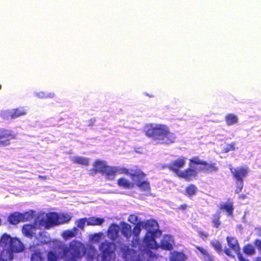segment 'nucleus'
I'll list each match as a JSON object with an SVG mask.
<instances>
[{"label":"nucleus","mask_w":261,"mask_h":261,"mask_svg":"<svg viewBox=\"0 0 261 261\" xmlns=\"http://www.w3.org/2000/svg\"><path fill=\"white\" fill-rule=\"evenodd\" d=\"M144 132L147 137L158 140L161 144H169L176 139L175 134L165 124H147L144 127Z\"/></svg>","instance_id":"f257e3e1"},{"label":"nucleus","mask_w":261,"mask_h":261,"mask_svg":"<svg viewBox=\"0 0 261 261\" xmlns=\"http://www.w3.org/2000/svg\"><path fill=\"white\" fill-rule=\"evenodd\" d=\"M24 246L21 242L16 238H11L5 233L0 241V259L10 261L13 259V252H20L23 250Z\"/></svg>","instance_id":"f03ea898"},{"label":"nucleus","mask_w":261,"mask_h":261,"mask_svg":"<svg viewBox=\"0 0 261 261\" xmlns=\"http://www.w3.org/2000/svg\"><path fill=\"white\" fill-rule=\"evenodd\" d=\"M62 249V257L65 261H77L86 253L84 245L76 240L70 242L68 247L65 245L60 246Z\"/></svg>","instance_id":"7ed1b4c3"},{"label":"nucleus","mask_w":261,"mask_h":261,"mask_svg":"<svg viewBox=\"0 0 261 261\" xmlns=\"http://www.w3.org/2000/svg\"><path fill=\"white\" fill-rule=\"evenodd\" d=\"M119 229L121 234L127 241H129L132 236H133L130 244L133 247H139L141 248L139 235L141 229L139 224L136 225L132 229L131 225L128 223L123 222L121 223Z\"/></svg>","instance_id":"20e7f679"},{"label":"nucleus","mask_w":261,"mask_h":261,"mask_svg":"<svg viewBox=\"0 0 261 261\" xmlns=\"http://www.w3.org/2000/svg\"><path fill=\"white\" fill-rule=\"evenodd\" d=\"M157 224V222L155 220H148L143 225V228L147 230L143 239V243L145 249H157L159 247V245L155 240L156 231L154 228V227Z\"/></svg>","instance_id":"39448f33"},{"label":"nucleus","mask_w":261,"mask_h":261,"mask_svg":"<svg viewBox=\"0 0 261 261\" xmlns=\"http://www.w3.org/2000/svg\"><path fill=\"white\" fill-rule=\"evenodd\" d=\"M130 171L132 173L129 174V177L134 181V185L135 184L142 191H149L150 189V183L144 180L146 174L139 168L131 169Z\"/></svg>","instance_id":"423d86ee"},{"label":"nucleus","mask_w":261,"mask_h":261,"mask_svg":"<svg viewBox=\"0 0 261 261\" xmlns=\"http://www.w3.org/2000/svg\"><path fill=\"white\" fill-rule=\"evenodd\" d=\"M99 249L101 252V258L99 259L98 257L97 261H114L115 258L114 243L105 241L100 243Z\"/></svg>","instance_id":"0eeeda50"},{"label":"nucleus","mask_w":261,"mask_h":261,"mask_svg":"<svg viewBox=\"0 0 261 261\" xmlns=\"http://www.w3.org/2000/svg\"><path fill=\"white\" fill-rule=\"evenodd\" d=\"M34 216V212L32 210L23 213L15 212L9 214L8 221L12 225H17L21 221L25 222L31 220Z\"/></svg>","instance_id":"6e6552de"},{"label":"nucleus","mask_w":261,"mask_h":261,"mask_svg":"<svg viewBox=\"0 0 261 261\" xmlns=\"http://www.w3.org/2000/svg\"><path fill=\"white\" fill-rule=\"evenodd\" d=\"M190 164H193L196 165H202V168L198 169L199 171H202L204 173H212L215 172L218 170L217 165L215 163L208 164L206 161L201 160L198 156H194L189 160ZM191 166V164H190Z\"/></svg>","instance_id":"1a4fd4ad"},{"label":"nucleus","mask_w":261,"mask_h":261,"mask_svg":"<svg viewBox=\"0 0 261 261\" xmlns=\"http://www.w3.org/2000/svg\"><path fill=\"white\" fill-rule=\"evenodd\" d=\"M93 168L92 171L93 174L100 173L104 175L108 179L111 180L112 166H108L104 161L98 160H96L93 163Z\"/></svg>","instance_id":"9d476101"},{"label":"nucleus","mask_w":261,"mask_h":261,"mask_svg":"<svg viewBox=\"0 0 261 261\" xmlns=\"http://www.w3.org/2000/svg\"><path fill=\"white\" fill-rule=\"evenodd\" d=\"M16 136V133L11 129L0 128V147L9 146L11 140L15 139Z\"/></svg>","instance_id":"9b49d317"},{"label":"nucleus","mask_w":261,"mask_h":261,"mask_svg":"<svg viewBox=\"0 0 261 261\" xmlns=\"http://www.w3.org/2000/svg\"><path fill=\"white\" fill-rule=\"evenodd\" d=\"M39 225L46 229L59 225V215L56 213H49L46 215L45 218L39 220Z\"/></svg>","instance_id":"f8f14e48"},{"label":"nucleus","mask_w":261,"mask_h":261,"mask_svg":"<svg viewBox=\"0 0 261 261\" xmlns=\"http://www.w3.org/2000/svg\"><path fill=\"white\" fill-rule=\"evenodd\" d=\"M120 250L125 261H140L137 252L135 250L129 248L127 245L121 243Z\"/></svg>","instance_id":"ddd939ff"},{"label":"nucleus","mask_w":261,"mask_h":261,"mask_svg":"<svg viewBox=\"0 0 261 261\" xmlns=\"http://www.w3.org/2000/svg\"><path fill=\"white\" fill-rule=\"evenodd\" d=\"M186 158L185 157H181L176 159L174 160L171 161L168 164L166 165V167L170 171L175 173L177 176L181 171L180 169L184 167L186 164Z\"/></svg>","instance_id":"4468645a"},{"label":"nucleus","mask_w":261,"mask_h":261,"mask_svg":"<svg viewBox=\"0 0 261 261\" xmlns=\"http://www.w3.org/2000/svg\"><path fill=\"white\" fill-rule=\"evenodd\" d=\"M233 177L238 181H243V179L249 173V169L247 167H239L229 168Z\"/></svg>","instance_id":"2eb2a0df"},{"label":"nucleus","mask_w":261,"mask_h":261,"mask_svg":"<svg viewBox=\"0 0 261 261\" xmlns=\"http://www.w3.org/2000/svg\"><path fill=\"white\" fill-rule=\"evenodd\" d=\"M191 166L187 168L178 174V176L185 179L186 181H189L195 178L198 174V171L195 168H191L193 164H191ZM190 165V163L189 164Z\"/></svg>","instance_id":"dca6fc26"},{"label":"nucleus","mask_w":261,"mask_h":261,"mask_svg":"<svg viewBox=\"0 0 261 261\" xmlns=\"http://www.w3.org/2000/svg\"><path fill=\"white\" fill-rule=\"evenodd\" d=\"M229 248L232 249L237 254L239 261H249L245 259L240 252V248L238 241L237 239L233 238H229Z\"/></svg>","instance_id":"f3484780"},{"label":"nucleus","mask_w":261,"mask_h":261,"mask_svg":"<svg viewBox=\"0 0 261 261\" xmlns=\"http://www.w3.org/2000/svg\"><path fill=\"white\" fill-rule=\"evenodd\" d=\"M36 226L35 224H25L22 226V232L25 237L32 239L36 234Z\"/></svg>","instance_id":"a211bd4d"},{"label":"nucleus","mask_w":261,"mask_h":261,"mask_svg":"<svg viewBox=\"0 0 261 261\" xmlns=\"http://www.w3.org/2000/svg\"><path fill=\"white\" fill-rule=\"evenodd\" d=\"M122 173L129 176V174L132 173V172L130 171V170L124 167L112 166L111 180L113 179L117 174Z\"/></svg>","instance_id":"6ab92c4d"},{"label":"nucleus","mask_w":261,"mask_h":261,"mask_svg":"<svg viewBox=\"0 0 261 261\" xmlns=\"http://www.w3.org/2000/svg\"><path fill=\"white\" fill-rule=\"evenodd\" d=\"M27 110L24 107H19L16 109H13L10 113L9 116L13 119L17 117L26 115Z\"/></svg>","instance_id":"aec40b11"},{"label":"nucleus","mask_w":261,"mask_h":261,"mask_svg":"<svg viewBox=\"0 0 261 261\" xmlns=\"http://www.w3.org/2000/svg\"><path fill=\"white\" fill-rule=\"evenodd\" d=\"M172 243L169 237L165 236L161 241L159 247L164 250L171 251L173 249Z\"/></svg>","instance_id":"412c9836"},{"label":"nucleus","mask_w":261,"mask_h":261,"mask_svg":"<svg viewBox=\"0 0 261 261\" xmlns=\"http://www.w3.org/2000/svg\"><path fill=\"white\" fill-rule=\"evenodd\" d=\"M187 257L182 252L173 251L171 253L170 261H184Z\"/></svg>","instance_id":"4be33fe9"},{"label":"nucleus","mask_w":261,"mask_h":261,"mask_svg":"<svg viewBox=\"0 0 261 261\" xmlns=\"http://www.w3.org/2000/svg\"><path fill=\"white\" fill-rule=\"evenodd\" d=\"M105 221L103 218L91 217L87 218V225L90 226L100 225Z\"/></svg>","instance_id":"5701e85b"},{"label":"nucleus","mask_w":261,"mask_h":261,"mask_svg":"<svg viewBox=\"0 0 261 261\" xmlns=\"http://www.w3.org/2000/svg\"><path fill=\"white\" fill-rule=\"evenodd\" d=\"M117 184L119 186L122 187L124 189H130L134 187V184L130 182L127 179L121 177L117 180Z\"/></svg>","instance_id":"b1692460"},{"label":"nucleus","mask_w":261,"mask_h":261,"mask_svg":"<svg viewBox=\"0 0 261 261\" xmlns=\"http://www.w3.org/2000/svg\"><path fill=\"white\" fill-rule=\"evenodd\" d=\"M77 230V228L75 227H73L71 229L65 230L62 232V236L66 240L73 238L76 236Z\"/></svg>","instance_id":"393cba45"},{"label":"nucleus","mask_w":261,"mask_h":261,"mask_svg":"<svg viewBox=\"0 0 261 261\" xmlns=\"http://www.w3.org/2000/svg\"><path fill=\"white\" fill-rule=\"evenodd\" d=\"M119 230L116 225L113 227H110L108 230L109 238L113 241H115L118 237Z\"/></svg>","instance_id":"a878e982"},{"label":"nucleus","mask_w":261,"mask_h":261,"mask_svg":"<svg viewBox=\"0 0 261 261\" xmlns=\"http://www.w3.org/2000/svg\"><path fill=\"white\" fill-rule=\"evenodd\" d=\"M197 191H198L197 187L193 184L189 185L185 189V192H186V195L187 196H188L189 197H191V196L196 195Z\"/></svg>","instance_id":"bb28decb"},{"label":"nucleus","mask_w":261,"mask_h":261,"mask_svg":"<svg viewBox=\"0 0 261 261\" xmlns=\"http://www.w3.org/2000/svg\"><path fill=\"white\" fill-rule=\"evenodd\" d=\"M220 212L218 211L215 214L213 215L212 218V222L213 226L215 228H218L220 225Z\"/></svg>","instance_id":"cd10ccee"},{"label":"nucleus","mask_w":261,"mask_h":261,"mask_svg":"<svg viewBox=\"0 0 261 261\" xmlns=\"http://www.w3.org/2000/svg\"><path fill=\"white\" fill-rule=\"evenodd\" d=\"M243 252L247 255H252L255 253L254 247L251 244H247L243 247Z\"/></svg>","instance_id":"c85d7f7f"},{"label":"nucleus","mask_w":261,"mask_h":261,"mask_svg":"<svg viewBox=\"0 0 261 261\" xmlns=\"http://www.w3.org/2000/svg\"><path fill=\"white\" fill-rule=\"evenodd\" d=\"M71 219V216L68 214H61L59 215V225L66 223Z\"/></svg>","instance_id":"c756f323"},{"label":"nucleus","mask_w":261,"mask_h":261,"mask_svg":"<svg viewBox=\"0 0 261 261\" xmlns=\"http://www.w3.org/2000/svg\"><path fill=\"white\" fill-rule=\"evenodd\" d=\"M74 163L87 166L89 164L87 159L81 156H76L73 159Z\"/></svg>","instance_id":"7c9ffc66"},{"label":"nucleus","mask_w":261,"mask_h":261,"mask_svg":"<svg viewBox=\"0 0 261 261\" xmlns=\"http://www.w3.org/2000/svg\"><path fill=\"white\" fill-rule=\"evenodd\" d=\"M31 261H43L41 252L39 250H36L31 255Z\"/></svg>","instance_id":"2f4dec72"},{"label":"nucleus","mask_w":261,"mask_h":261,"mask_svg":"<svg viewBox=\"0 0 261 261\" xmlns=\"http://www.w3.org/2000/svg\"><path fill=\"white\" fill-rule=\"evenodd\" d=\"M196 248L205 257H207L210 261H213L212 256L209 254L207 251L199 246H196Z\"/></svg>","instance_id":"473e14b6"},{"label":"nucleus","mask_w":261,"mask_h":261,"mask_svg":"<svg viewBox=\"0 0 261 261\" xmlns=\"http://www.w3.org/2000/svg\"><path fill=\"white\" fill-rule=\"evenodd\" d=\"M87 221V218H83L77 220L76 221V224L77 227L80 228L81 230L84 229L86 222Z\"/></svg>","instance_id":"72a5a7b5"},{"label":"nucleus","mask_w":261,"mask_h":261,"mask_svg":"<svg viewBox=\"0 0 261 261\" xmlns=\"http://www.w3.org/2000/svg\"><path fill=\"white\" fill-rule=\"evenodd\" d=\"M211 244L216 251L218 252H221L222 251V246L221 243L218 240L212 241L211 242Z\"/></svg>","instance_id":"f704fd0d"},{"label":"nucleus","mask_w":261,"mask_h":261,"mask_svg":"<svg viewBox=\"0 0 261 261\" xmlns=\"http://www.w3.org/2000/svg\"><path fill=\"white\" fill-rule=\"evenodd\" d=\"M48 261H57V257L55 252L50 251L47 255Z\"/></svg>","instance_id":"c9c22d12"},{"label":"nucleus","mask_w":261,"mask_h":261,"mask_svg":"<svg viewBox=\"0 0 261 261\" xmlns=\"http://www.w3.org/2000/svg\"><path fill=\"white\" fill-rule=\"evenodd\" d=\"M238 117L232 114H229V125L237 123Z\"/></svg>","instance_id":"e433bc0d"},{"label":"nucleus","mask_w":261,"mask_h":261,"mask_svg":"<svg viewBox=\"0 0 261 261\" xmlns=\"http://www.w3.org/2000/svg\"><path fill=\"white\" fill-rule=\"evenodd\" d=\"M239 183L237 184L236 186V189L235 190L236 193H239L242 190L243 188V181H238Z\"/></svg>","instance_id":"4c0bfd02"},{"label":"nucleus","mask_w":261,"mask_h":261,"mask_svg":"<svg viewBox=\"0 0 261 261\" xmlns=\"http://www.w3.org/2000/svg\"><path fill=\"white\" fill-rule=\"evenodd\" d=\"M254 245L256 247L259 252H261V240L259 239H255L254 241Z\"/></svg>","instance_id":"58836bf2"},{"label":"nucleus","mask_w":261,"mask_h":261,"mask_svg":"<svg viewBox=\"0 0 261 261\" xmlns=\"http://www.w3.org/2000/svg\"><path fill=\"white\" fill-rule=\"evenodd\" d=\"M198 236L202 239H204L208 236V234L207 233L202 230L198 231Z\"/></svg>","instance_id":"ea45409f"},{"label":"nucleus","mask_w":261,"mask_h":261,"mask_svg":"<svg viewBox=\"0 0 261 261\" xmlns=\"http://www.w3.org/2000/svg\"><path fill=\"white\" fill-rule=\"evenodd\" d=\"M137 216L134 214L130 215L128 218V221L133 223H135L137 221Z\"/></svg>","instance_id":"a19ab883"},{"label":"nucleus","mask_w":261,"mask_h":261,"mask_svg":"<svg viewBox=\"0 0 261 261\" xmlns=\"http://www.w3.org/2000/svg\"><path fill=\"white\" fill-rule=\"evenodd\" d=\"M219 208L220 210H225L228 213V204L225 203L223 204H221L219 206Z\"/></svg>","instance_id":"79ce46f5"},{"label":"nucleus","mask_w":261,"mask_h":261,"mask_svg":"<svg viewBox=\"0 0 261 261\" xmlns=\"http://www.w3.org/2000/svg\"><path fill=\"white\" fill-rule=\"evenodd\" d=\"M188 207V205L186 204H182L180 205H179L177 207V209L179 210L184 211L185 210L187 207Z\"/></svg>","instance_id":"37998d69"},{"label":"nucleus","mask_w":261,"mask_h":261,"mask_svg":"<svg viewBox=\"0 0 261 261\" xmlns=\"http://www.w3.org/2000/svg\"><path fill=\"white\" fill-rule=\"evenodd\" d=\"M96 119L95 118H92L88 120V125L91 126L94 125Z\"/></svg>","instance_id":"c03bdc74"},{"label":"nucleus","mask_w":261,"mask_h":261,"mask_svg":"<svg viewBox=\"0 0 261 261\" xmlns=\"http://www.w3.org/2000/svg\"><path fill=\"white\" fill-rule=\"evenodd\" d=\"M238 147L236 146V143L234 142H232L229 144V150H234L235 148H238Z\"/></svg>","instance_id":"a18cd8bd"},{"label":"nucleus","mask_w":261,"mask_h":261,"mask_svg":"<svg viewBox=\"0 0 261 261\" xmlns=\"http://www.w3.org/2000/svg\"><path fill=\"white\" fill-rule=\"evenodd\" d=\"M256 234L257 236H261V228H256L255 229Z\"/></svg>","instance_id":"49530a36"},{"label":"nucleus","mask_w":261,"mask_h":261,"mask_svg":"<svg viewBox=\"0 0 261 261\" xmlns=\"http://www.w3.org/2000/svg\"><path fill=\"white\" fill-rule=\"evenodd\" d=\"M229 215H230L232 213V210H233V206L231 203H229Z\"/></svg>","instance_id":"de8ad7c7"},{"label":"nucleus","mask_w":261,"mask_h":261,"mask_svg":"<svg viewBox=\"0 0 261 261\" xmlns=\"http://www.w3.org/2000/svg\"><path fill=\"white\" fill-rule=\"evenodd\" d=\"M239 198L241 199H244L246 198V195L245 194H241L239 196Z\"/></svg>","instance_id":"09e8293b"},{"label":"nucleus","mask_w":261,"mask_h":261,"mask_svg":"<svg viewBox=\"0 0 261 261\" xmlns=\"http://www.w3.org/2000/svg\"><path fill=\"white\" fill-rule=\"evenodd\" d=\"M224 253H225L226 255H228V253H229L228 249H224Z\"/></svg>","instance_id":"8fccbe9b"},{"label":"nucleus","mask_w":261,"mask_h":261,"mask_svg":"<svg viewBox=\"0 0 261 261\" xmlns=\"http://www.w3.org/2000/svg\"><path fill=\"white\" fill-rule=\"evenodd\" d=\"M255 261H261V256L256 257Z\"/></svg>","instance_id":"3c124183"},{"label":"nucleus","mask_w":261,"mask_h":261,"mask_svg":"<svg viewBox=\"0 0 261 261\" xmlns=\"http://www.w3.org/2000/svg\"><path fill=\"white\" fill-rule=\"evenodd\" d=\"M146 95L147 96H148L149 97H154V95H149L148 94H146Z\"/></svg>","instance_id":"603ef678"},{"label":"nucleus","mask_w":261,"mask_h":261,"mask_svg":"<svg viewBox=\"0 0 261 261\" xmlns=\"http://www.w3.org/2000/svg\"><path fill=\"white\" fill-rule=\"evenodd\" d=\"M226 240L227 242L228 243V236L226 237Z\"/></svg>","instance_id":"864d4df0"},{"label":"nucleus","mask_w":261,"mask_h":261,"mask_svg":"<svg viewBox=\"0 0 261 261\" xmlns=\"http://www.w3.org/2000/svg\"><path fill=\"white\" fill-rule=\"evenodd\" d=\"M226 120H228V116H226Z\"/></svg>","instance_id":"5fc2aeb1"},{"label":"nucleus","mask_w":261,"mask_h":261,"mask_svg":"<svg viewBox=\"0 0 261 261\" xmlns=\"http://www.w3.org/2000/svg\"><path fill=\"white\" fill-rule=\"evenodd\" d=\"M1 223H2V220H1V219L0 218V225H1Z\"/></svg>","instance_id":"6e6d98bb"},{"label":"nucleus","mask_w":261,"mask_h":261,"mask_svg":"<svg viewBox=\"0 0 261 261\" xmlns=\"http://www.w3.org/2000/svg\"><path fill=\"white\" fill-rule=\"evenodd\" d=\"M145 261H151V260H150L149 259H147V260H146Z\"/></svg>","instance_id":"4d7b16f0"},{"label":"nucleus","mask_w":261,"mask_h":261,"mask_svg":"<svg viewBox=\"0 0 261 261\" xmlns=\"http://www.w3.org/2000/svg\"><path fill=\"white\" fill-rule=\"evenodd\" d=\"M1 88H2V86H1V85H0V90L1 89Z\"/></svg>","instance_id":"13d9d810"}]
</instances>
